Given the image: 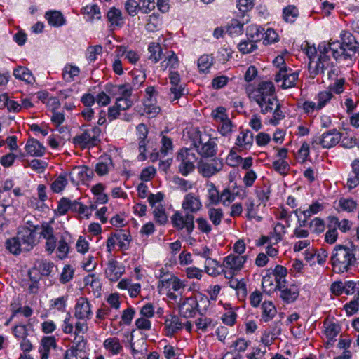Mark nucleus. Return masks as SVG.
Returning <instances> with one entry per match:
<instances>
[{
  "label": "nucleus",
  "mask_w": 359,
  "mask_h": 359,
  "mask_svg": "<svg viewBox=\"0 0 359 359\" xmlns=\"http://www.w3.org/2000/svg\"><path fill=\"white\" fill-rule=\"evenodd\" d=\"M359 260V247L336 245L330 258L332 270L335 273L347 272Z\"/></svg>",
  "instance_id": "f257e3e1"
},
{
  "label": "nucleus",
  "mask_w": 359,
  "mask_h": 359,
  "mask_svg": "<svg viewBox=\"0 0 359 359\" xmlns=\"http://www.w3.org/2000/svg\"><path fill=\"white\" fill-rule=\"evenodd\" d=\"M339 41L321 42L318 46V59L313 65V62L309 63V71L312 77L321 73L323 74L325 70L332 67V62L330 60V55L336 60L341 59L338 50Z\"/></svg>",
  "instance_id": "f03ea898"
},
{
  "label": "nucleus",
  "mask_w": 359,
  "mask_h": 359,
  "mask_svg": "<svg viewBox=\"0 0 359 359\" xmlns=\"http://www.w3.org/2000/svg\"><path fill=\"white\" fill-rule=\"evenodd\" d=\"M193 146L203 158L214 157L217 154V145L208 135H202L198 131L194 139Z\"/></svg>",
  "instance_id": "7ed1b4c3"
},
{
  "label": "nucleus",
  "mask_w": 359,
  "mask_h": 359,
  "mask_svg": "<svg viewBox=\"0 0 359 359\" xmlns=\"http://www.w3.org/2000/svg\"><path fill=\"white\" fill-rule=\"evenodd\" d=\"M101 129L97 126H91L83 130V132L72 139V142L80 148H90L97 146L100 142Z\"/></svg>",
  "instance_id": "20e7f679"
},
{
  "label": "nucleus",
  "mask_w": 359,
  "mask_h": 359,
  "mask_svg": "<svg viewBox=\"0 0 359 359\" xmlns=\"http://www.w3.org/2000/svg\"><path fill=\"white\" fill-rule=\"evenodd\" d=\"M340 37L341 43L339 42V53L344 60L351 59L359 50V43L349 32L342 31Z\"/></svg>",
  "instance_id": "39448f33"
},
{
  "label": "nucleus",
  "mask_w": 359,
  "mask_h": 359,
  "mask_svg": "<svg viewBox=\"0 0 359 359\" xmlns=\"http://www.w3.org/2000/svg\"><path fill=\"white\" fill-rule=\"evenodd\" d=\"M176 160L179 163L178 172L183 176H187L194 170L196 156L191 149H182L179 151Z\"/></svg>",
  "instance_id": "423d86ee"
},
{
  "label": "nucleus",
  "mask_w": 359,
  "mask_h": 359,
  "mask_svg": "<svg viewBox=\"0 0 359 359\" xmlns=\"http://www.w3.org/2000/svg\"><path fill=\"white\" fill-rule=\"evenodd\" d=\"M171 222L174 228L177 230H184L188 235H190L194 229V216L189 212L183 215L176 211L171 217Z\"/></svg>",
  "instance_id": "0eeeda50"
},
{
  "label": "nucleus",
  "mask_w": 359,
  "mask_h": 359,
  "mask_svg": "<svg viewBox=\"0 0 359 359\" xmlns=\"http://www.w3.org/2000/svg\"><path fill=\"white\" fill-rule=\"evenodd\" d=\"M39 229V226H33L30 227H21L18 233V239L20 240L24 251L31 250L37 243L36 231Z\"/></svg>",
  "instance_id": "6e6552de"
},
{
  "label": "nucleus",
  "mask_w": 359,
  "mask_h": 359,
  "mask_svg": "<svg viewBox=\"0 0 359 359\" xmlns=\"http://www.w3.org/2000/svg\"><path fill=\"white\" fill-rule=\"evenodd\" d=\"M298 77L299 72H292L290 69H287L286 67H284L279 69L274 79L276 83L282 82L280 86L282 88L287 89L296 86Z\"/></svg>",
  "instance_id": "1a4fd4ad"
},
{
  "label": "nucleus",
  "mask_w": 359,
  "mask_h": 359,
  "mask_svg": "<svg viewBox=\"0 0 359 359\" xmlns=\"http://www.w3.org/2000/svg\"><path fill=\"white\" fill-rule=\"evenodd\" d=\"M341 138V133L336 129L329 130L313 139V144H320L323 148L330 149L338 144Z\"/></svg>",
  "instance_id": "9d476101"
},
{
  "label": "nucleus",
  "mask_w": 359,
  "mask_h": 359,
  "mask_svg": "<svg viewBox=\"0 0 359 359\" xmlns=\"http://www.w3.org/2000/svg\"><path fill=\"white\" fill-rule=\"evenodd\" d=\"M222 166V162L217 158H214L210 162L201 160L198 163V170L203 177H210L219 172Z\"/></svg>",
  "instance_id": "9b49d317"
},
{
  "label": "nucleus",
  "mask_w": 359,
  "mask_h": 359,
  "mask_svg": "<svg viewBox=\"0 0 359 359\" xmlns=\"http://www.w3.org/2000/svg\"><path fill=\"white\" fill-rule=\"evenodd\" d=\"M72 183H85L90 180L93 176V171L86 165L76 166L69 174Z\"/></svg>",
  "instance_id": "f8f14e48"
},
{
  "label": "nucleus",
  "mask_w": 359,
  "mask_h": 359,
  "mask_svg": "<svg viewBox=\"0 0 359 359\" xmlns=\"http://www.w3.org/2000/svg\"><path fill=\"white\" fill-rule=\"evenodd\" d=\"M248 259L247 255L230 254L224 259L223 265L234 272L241 271Z\"/></svg>",
  "instance_id": "ddd939ff"
},
{
  "label": "nucleus",
  "mask_w": 359,
  "mask_h": 359,
  "mask_svg": "<svg viewBox=\"0 0 359 359\" xmlns=\"http://www.w3.org/2000/svg\"><path fill=\"white\" fill-rule=\"evenodd\" d=\"M182 208L185 212L193 215L201 209L202 203L198 196L193 193H189L184 198Z\"/></svg>",
  "instance_id": "4468645a"
},
{
  "label": "nucleus",
  "mask_w": 359,
  "mask_h": 359,
  "mask_svg": "<svg viewBox=\"0 0 359 359\" xmlns=\"http://www.w3.org/2000/svg\"><path fill=\"white\" fill-rule=\"evenodd\" d=\"M136 130L138 135L139 138V151L140 154L138 156V159L140 161H144L147 158V156L145 154L147 149L146 146L148 142L147 140V135H148V128L147 126L144 123H140L137 126Z\"/></svg>",
  "instance_id": "2eb2a0df"
},
{
  "label": "nucleus",
  "mask_w": 359,
  "mask_h": 359,
  "mask_svg": "<svg viewBox=\"0 0 359 359\" xmlns=\"http://www.w3.org/2000/svg\"><path fill=\"white\" fill-rule=\"evenodd\" d=\"M198 302L196 299L190 297L186 298L179 306L180 316L185 318L193 317L196 312Z\"/></svg>",
  "instance_id": "dca6fc26"
},
{
  "label": "nucleus",
  "mask_w": 359,
  "mask_h": 359,
  "mask_svg": "<svg viewBox=\"0 0 359 359\" xmlns=\"http://www.w3.org/2000/svg\"><path fill=\"white\" fill-rule=\"evenodd\" d=\"M92 315L90 305L86 298L81 297L75 306L74 316L80 320L89 319Z\"/></svg>",
  "instance_id": "f3484780"
},
{
  "label": "nucleus",
  "mask_w": 359,
  "mask_h": 359,
  "mask_svg": "<svg viewBox=\"0 0 359 359\" xmlns=\"http://www.w3.org/2000/svg\"><path fill=\"white\" fill-rule=\"evenodd\" d=\"M123 272L124 269L123 266L119 265L118 262L115 259H110L108 261L107 268L105 269V275L110 281H117L121 277Z\"/></svg>",
  "instance_id": "a211bd4d"
},
{
  "label": "nucleus",
  "mask_w": 359,
  "mask_h": 359,
  "mask_svg": "<svg viewBox=\"0 0 359 359\" xmlns=\"http://www.w3.org/2000/svg\"><path fill=\"white\" fill-rule=\"evenodd\" d=\"M54 267L55 265L52 262L43 259H38L34 262V266L32 271L29 272V276H32V273L34 271H37L41 276H48L53 271ZM30 278L32 281L37 282V279L34 280L32 276H30Z\"/></svg>",
  "instance_id": "6ab92c4d"
},
{
  "label": "nucleus",
  "mask_w": 359,
  "mask_h": 359,
  "mask_svg": "<svg viewBox=\"0 0 359 359\" xmlns=\"http://www.w3.org/2000/svg\"><path fill=\"white\" fill-rule=\"evenodd\" d=\"M253 99L259 106L261 112L264 114L271 112L273 109L275 103L278 102L276 96H254Z\"/></svg>",
  "instance_id": "aec40b11"
},
{
  "label": "nucleus",
  "mask_w": 359,
  "mask_h": 359,
  "mask_svg": "<svg viewBox=\"0 0 359 359\" xmlns=\"http://www.w3.org/2000/svg\"><path fill=\"white\" fill-rule=\"evenodd\" d=\"M25 149L27 154L32 156H42L46 151V148L36 139L29 138L26 145Z\"/></svg>",
  "instance_id": "412c9836"
},
{
  "label": "nucleus",
  "mask_w": 359,
  "mask_h": 359,
  "mask_svg": "<svg viewBox=\"0 0 359 359\" xmlns=\"http://www.w3.org/2000/svg\"><path fill=\"white\" fill-rule=\"evenodd\" d=\"M44 17L48 24L53 27H60L66 23L63 14L59 11H48L45 13Z\"/></svg>",
  "instance_id": "4be33fe9"
},
{
  "label": "nucleus",
  "mask_w": 359,
  "mask_h": 359,
  "mask_svg": "<svg viewBox=\"0 0 359 359\" xmlns=\"http://www.w3.org/2000/svg\"><path fill=\"white\" fill-rule=\"evenodd\" d=\"M254 141L253 133L249 130H241L236 140V145L242 149H250Z\"/></svg>",
  "instance_id": "5701e85b"
},
{
  "label": "nucleus",
  "mask_w": 359,
  "mask_h": 359,
  "mask_svg": "<svg viewBox=\"0 0 359 359\" xmlns=\"http://www.w3.org/2000/svg\"><path fill=\"white\" fill-rule=\"evenodd\" d=\"M41 348L39 349V352L41 353V359H48L50 350L57 347L55 337H43L41 340Z\"/></svg>",
  "instance_id": "b1692460"
},
{
  "label": "nucleus",
  "mask_w": 359,
  "mask_h": 359,
  "mask_svg": "<svg viewBox=\"0 0 359 359\" xmlns=\"http://www.w3.org/2000/svg\"><path fill=\"white\" fill-rule=\"evenodd\" d=\"M165 325L167 330V335L172 336L175 333L177 332L182 328V323L180 318L175 315H170L167 316Z\"/></svg>",
  "instance_id": "393cba45"
},
{
  "label": "nucleus",
  "mask_w": 359,
  "mask_h": 359,
  "mask_svg": "<svg viewBox=\"0 0 359 359\" xmlns=\"http://www.w3.org/2000/svg\"><path fill=\"white\" fill-rule=\"evenodd\" d=\"M352 171L347 180V187L349 190L355 188L359 184V158L351 163Z\"/></svg>",
  "instance_id": "a878e982"
},
{
  "label": "nucleus",
  "mask_w": 359,
  "mask_h": 359,
  "mask_svg": "<svg viewBox=\"0 0 359 359\" xmlns=\"http://www.w3.org/2000/svg\"><path fill=\"white\" fill-rule=\"evenodd\" d=\"M107 18L110 26L121 27L124 24L121 11L115 7L111 8L107 13Z\"/></svg>",
  "instance_id": "bb28decb"
},
{
  "label": "nucleus",
  "mask_w": 359,
  "mask_h": 359,
  "mask_svg": "<svg viewBox=\"0 0 359 359\" xmlns=\"http://www.w3.org/2000/svg\"><path fill=\"white\" fill-rule=\"evenodd\" d=\"M328 225L327 227H336L343 232L346 233L348 231L352 226V222L348 219H344L339 221V219L335 216H330L327 217Z\"/></svg>",
  "instance_id": "cd10ccee"
},
{
  "label": "nucleus",
  "mask_w": 359,
  "mask_h": 359,
  "mask_svg": "<svg viewBox=\"0 0 359 359\" xmlns=\"http://www.w3.org/2000/svg\"><path fill=\"white\" fill-rule=\"evenodd\" d=\"M269 97L275 95V87L271 81H262L258 84L254 96Z\"/></svg>",
  "instance_id": "c85d7f7f"
},
{
  "label": "nucleus",
  "mask_w": 359,
  "mask_h": 359,
  "mask_svg": "<svg viewBox=\"0 0 359 359\" xmlns=\"http://www.w3.org/2000/svg\"><path fill=\"white\" fill-rule=\"evenodd\" d=\"M114 236L116 239V243L121 250H126L129 248L130 243L131 241L129 231L120 229L114 233Z\"/></svg>",
  "instance_id": "c756f323"
},
{
  "label": "nucleus",
  "mask_w": 359,
  "mask_h": 359,
  "mask_svg": "<svg viewBox=\"0 0 359 359\" xmlns=\"http://www.w3.org/2000/svg\"><path fill=\"white\" fill-rule=\"evenodd\" d=\"M111 166V158L108 155L102 156L100 157L99 162L96 165L95 171L99 175H104L107 174Z\"/></svg>",
  "instance_id": "7c9ffc66"
},
{
  "label": "nucleus",
  "mask_w": 359,
  "mask_h": 359,
  "mask_svg": "<svg viewBox=\"0 0 359 359\" xmlns=\"http://www.w3.org/2000/svg\"><path fill=\"white\" fill-rule=\"evenodd\" d=\"M264 28L256 25H251L247 27L246 30L248 39L253 43L259 41L264 35Z\"/></svg>",
  "instance_id": "2f4dec72"
},
{
  "label": "nucleus",
  "mask_w": 359,
  "mask_h": 359,
  "mask_svg": "<svg viewBox=\"0 0 359 359\" xmlns=\"http://www.w3.org/2000/svg\"><path fill=\"white\" fill-rule=\"evenodd\" d=\"M5 247L9 252L14 255H18L21 252L24 251L20 240L18 239L17 235L7 239L5 242Z\"/></svg>",
  "instance_id": "473e14b6"
},
{
  "label": "nucleus",
  "mask_w": 359,
  "mask_h": 359,
  "mask_svg": "<svg viewBox=\"0 0 359 359\" xmlns=\"http://www.w3.org/2000/svg\"><path fill=\"white\" fill-rule=\"evenodd\" d=\"M112 88V91L118 95V98H131L132 97L133 86L129 83L113 86Z\"/></svg>",
  "instance_id": "72a5a7b5"
},
{
  "label": "nucleus",
  "mask_w": 359,
  "mask_h": 359,
  "mask_svg": "<svg viewBox=\"0 0 359 359\" xmlns=\"http://www.w3.org/2000/svg\"><path fill=\"white\" fill-rule=\"evenodd\" d=\"M299 296V289L294 285H290V287H285L282 290L280 297L286 303H290L295 301Z\"/></svg>",
  "instance_id": "f704fd0d"
},
{
  "label": "nucleus",
  "mask_w": 359,
  "mask_h": 359,
  "mask_svg": "<svg viewBox=\"0 0 359 359\" xmlns=\"http://www.w3.org/2000/svg\"><path fill=\"white\" fill-rule=\"evenodd\" d=\"M262 318L264 322L271 320L276 314V308L271 302H264L262 304Z\"/></svg>",
  "instance_id": "c9c22d12"
},
{
  "label": "nucleus",
  "mask_w": 359,
  "mask_h": 359,
  "mask_svg": "<svg viewBox=\"0 0 359 359\" xmlns=\"http://www.w3.org/2000/svg\"><path fill=\"white\" fill-rule=\"evenodd\" d=\"M79 73L80 69L78 67L67 64L62 71V78L67 82H72Z\"/></svg>",
  "instance_id": "e433bc0d"
},
{
  "label": "nucleus",
  "mask_w": 359,
  "mask_h": 359,
  "mask_svg": "<svg viewBox=\"0 0 359 359\" xmlns=\"http://www.w3.org/2000/svg\"><path fill=\"white\" fill-rule=\"evenodd\" d=\"M161 27V20L159 18V15L153 13L149 15L147 19L145 28L150 32H154L158 30Z\"/></svg>",
  "instance_id": "4c0bfd02"
},
{
  "label": "nucleus",
  "mask_w": 359,
  "mask_h": 359,
  "mask_svg": "<svg viewBox=\"0 0 359 359\" xmlns=\"http://www.w3.org/2000/svg\"><path fill=\"white\" fill-rule=\"evenodd\" d=\"M13 75L16 79L25 81L28 83H31L34 81L32 72L26 67H19L13 72Z\"/></svg>",
  "instance_id": "58836bf2"
},
{
  "label": "nucleus",
  "mask_w": 359,
  "mask_h": 359,
  "mask_svg": "<svg viewBox=\"0 0 359 359\" xmlns=\"http://www.w3.org/2000/svg\"><path fill=\"white\" fill-rule=\"evenodd\" d=\"M148 50L150 53L149 59L152 60L154 63H157L162 59L163 49L159 43H151L149 45Z\"/></svg>",
  "instance_id": "ea45409f"
},
{
  "label": "nucleus",
  "mask_w": 359,
  "mask_h": 359,
  "mask_svg": "<svg viewBox=\"0 0 359 359\" xmlns=\"http://www.w3.org/2000/svg\"><path fill=\"white\" fill-rule=\"evenodd\" d=\"M161 111V108L154 100H145L144 101V114L149 118L156 117Z\"/></svg>",
  "instance_id": "a19ab883"
},
{
  "label": "nucleus",
  "mask_w": 359,
  "mask_h": 359,
  "mask_svg": "<svg viewBox=\"0 0 359 359\" xmlns=\"http://www.w3.org/2000/svg\"><path fill=\"white\" fill-rule=\"evenodd\" d=\"M82 13L90 20H100L102 17L100 9L96 4L86 5L82 8Z\"/></svg>",
  "instance_id": "79ce46f5"
},
{
  "label": "nucleus",
  "mask_w": 359,
  "mask_h": 359,
  "mask_svg": "<svg viewBox=\"0 0 359 359\" xmlns=\"http://www.w3.org/2000/svg\"><path fill=\"white\" fill-rule=\"evenodd\" d=\"M104 346L113 354H118L122 349L119 339L116 337L107 339L104 341Z\"/></svg>",
  "instance_id": "37998d69"
},
{
  "label": "nucleus",
  "mask_w": 359,
  "mask_h": 359,
  "mask_svg": "<svg viewBox=\"0 0 359 359\" xmlns=\"http://www.w3.org/2000/svg\"><path fill=\"white\" fill-rule=\"evenodd\" d=\"M208 215L213 225L218 226L221 224L224 212L221 208H210L208 209Z\"/></svg>",
  "instance_id": "c03bdc74"
},
{
  "label": "nucleus",
  "mask_w": 359,
  "mask_h": 359,
  "mask_svg": "<svg viewBox=\"0 0 359 359\" xmlns=\"http://www.w3.org/2000/svg\"><path fill=\"white\" fill-rule=\"evenodd\" d=\"M208 198L209 202L212 205H218L219 203L220 192L213 183L208 184Z\"/></svg>",
  "instance_id": "a18cd8bd"
},
{
  "label": "nucleus",
  "mask_w": 359,
  "mask_h": 359,
  "mask_svg": "<svg viewBox=\"0 0 359 359\" xmlns=\"http://www.w3.org/2000/svg\"><path fill=\"white\" fill-rule=\"evenodd\" d=\"M298 15V10L294 6H288L283 9V17L285 21L287 22H294Z\"/></svg>",
  "instance_id": "49530a36"
},
{
  "label": "nucleus",
  "mask_w": 359,
  "mask_h": 359,
  "mask_svg": "<svg viewBox=\"0 0 359 359\" xmlns=\"http://www.w3.org/2000/svg\"><path fill=\"white\" fill-rule=\"evenodd\" d=\"M213 64V58L208 55L201 56L198 60V67L200 72L205 73Z\"/></svg>",
  "instance_id": "de8ad7c7"
},
{
  "label": "nucleus",
  "mask_w": 359,
  "mask_h": 359,
  "mask_svg": "<svg viewBox=\"0 0 359 359\" xmlns=\"http://www.w3.org/2000/svg\"><path fill=\"white\" fill-rule=\"evenodd\" d=\"M219 266V262L213 259H210L205 261V271L210 276H217L220 273L218 269Z\"/></svg>",
  "instance_id": "09e8293b"
},
{
  "label": "nucleus",
  "mask_w": 359,
  "mask_h": 359,
  "mask_svg": "<svg viewBox=\"0 0 359 359\" xmlns=\"http://www.w3.org/2000/svg\"><path fill=\"white\" fill-rule=\"evenodd\" d=\"M339 205L342 210L348 212H353L357 208V202L352 198H341Z\"/></svg>",
  "instance_id": "8fccbe9b"
},
{
  "label": "nucleus",
  "mask_w": 359,
  "mask_h": 359,
  "mask_svg": "<svg viewBox=\"0 0 359 359\" xmlns=\"http://www.w3.org/2000/svg\"><path fill=\"white\" fill-rule=\"evenodd\" d=\"M153 214L157 223L164 224L168 222V217L165 213V208L162 205L156 206L153 211Z\"/></svg>",
  "instance_id": "3c124183"
},
{
  "label": "nucleus",
  "mask_w": 359,
  "mask_h": 359,
  "mask_svg": "<svg viewBox=\"0 0 359 359\" xmlns=\"http://www.w3.org/2000/svg\"><path fill=\"white\" fill-rule=\"evenodd\" d=\"M332 93L330 91L320 92L316 97V100L318 101L316 110H320L324 107L332 99Z\"/></svg>",
  "instance_id": "603ef678"
},
{
  "label": "nucleus",
  "mask_w": 359,
  "mask_h": 359,
  "mask_svg": "<svg viewBox=\"0 0 359 359\" xmlns=\"http://www.w3.org/2000/svg\"><path fill=\"white\" fill-rule=\"evenodd\" d=\"M325 325H326L325 330L326 337L330 340L334 339L339 333L341 327L334 323H325Z\"/></svg>",
  "instance_id": "864d4df0"
},
{
  "label": "nucleus",
  "mask_w": 359,
  "mask_h": 359,
  "mask_svg": "<svg viewBox=\"0 0 359 359\" xmlns=\"http://www.w3.org/2000/svg\"><path fill=\"white\" fill-rule=\"evenodd\" d=\"M273 169L283 176L287 175L290 170L289 164L284 160H278L273 162Z\"/></svg>",
  "instance_id": "5fc2aeb1"
},
{
  "label": "nucleus",
  "mask_w": 359,
  "mask_h": 359,
  "mask_svg": "<svg viewBox=\"0 0 359 359\" xmlns=\"http://www.w3.org/2000/svg\"><path fill=\"white\" fill-rule=\"evenodd\" d=\"M67 184V180L65 175H60L52 184L51 189L55 192L59 193L62 191L66 185Z\"/></svg>",
  "instance_id": "6e6d98bb"
},
{
  "label": "nucleus",
  "mask_w": 359,
  "mask_h": 359,
  "mask_svg": "<svg viewBox=\"0 0 359 359\" xmlns=\"http://www.w3.org/2000/svg\"><path fill=\"white\" fill-rule=\"evenodd\" d=\"M38 231H39L40 236L46 240L55 237L54 235L53 228L47 222H44L39 226V229Z\"/></svg>",
  "instance_id": "4d7b16f0"
},
{
  "label": "nucleus",
  "mask_w": 359,
  "mask_h": 359,
  "mask_svg": "<svg viewBox=\"0 0 359 359\" xmlns=\"http://www.w3.org/2000/svg\"><path fill=\"white\" fill-rule=\"evenodd\" d=\"M72 212H78L79 214H84L87 218L90 215V212H88V208L86 205H83L80 202L76 200L71 201V210Z\"/></svg>",
  "instance_id": "13d9d810"
},
{
  "label": "nucleus",
  "mask_w": 359,
  "mask_h": 359,
  "mask_svg": "<svg viewBox=\"0 0 359 359\" xmlns=\"http://www.w3.org/2000/svg\"><path fill=\"white\" fill-rule=\"evenodd\" d=\"M309 227L316 233H320L325 230V222L323 219L316 217L309 222Z\"/></svg>",
  "instance_id": "bf43d9fd"
},
{
  "label": "nucleus",
  "mask_w": 359,
  "mask_h": 359,
  "mask_svg": "<svg viewBox=\"0 0 359 359\" xmlns=\"http://www.w3.org/2000/svg\"><path fill=\"white\" fill-rule=\"evenodd\" d=\"M233 125L229 118L220 122L218 127L219 133L223 136H229L233 131Z\"/></svg>",
  "instance_id": "052dcab7"
},
{
  "label": "nucleus",
  "mask_w": 359,
  "mask_h": 359,
  "mask_svg": "<svg viewBox=\"0 0 359 359\" xmlns=\"http://www.w3.org/2000/svg\"><path fill=\"white\" fill-rule=\"evenodd\" d=\"M140 3L136 0H127L125 3V9L130 16L134 17L137 14V10H140Z\"/></svg>",
  "instance_id": "680f3d73"
},
{
  "label": "nucleus",
  "mask_w": 359,
  "mask_h": 359,
  "mask_svg": "<svg viewBox=\"0 0 359 359\" xmlns=\"http://www.w3.org/2000/svg\"><path fill=\"white\" fill-rule=\"evenodd\" d=\"M238 48L240 52L243 54H248L253 52L255 49H257V46L255 43L248 40L241 41L238 45Z\"/></svg>",
  "instance_id": "e2e57ef3"
},
{
  "label": "nucleus",
  "mask_w": 359,
  "mask_h": 359,
  "mask_svg": "<svg viewBox=\"0 0 359 359\" xmlns=\"http://www.w3.org/2000/svg\"><path fill=\"white\" fill-rule=\"evenodd\" d=\"M250 345V341L243 338H239L233 342L231 348H233L234 351L244 352Z\"/></svg>",
  "instance_id": "0e129e2a"
},
{
  "label": "nucleus",
  "mask_w": 359,
  "mask_h": 359,
  "mask_svg": "<svg viewBox=\"0 0 359 359\" xmlns=\"http://www.w3.org/2000/svg\"><path fill=\"white\" fill-rule=\"evenodd\" d=\"M234 198L233 194L231 193L229 188H226L220 192L219 203H221L224 205H228L230 203L233 201Z\"/></svg>",
  "instance_id": "69168bd1"
},
{
  "label": "nucleus",
  "mask_w": 359,
  "mask_h": 359,
  "mask_svg": "<svg viewBox=\"0 0 359 359\" xmlns=\"http://www.w3.org/2000/svg\"><path fill=\"white\" fill-rule=\"evenodd\" d=\"M212 116L217 122H222L226 121L229 118L228 115L226 113V109L223 107H218L212 111Z\"/></svg>",
  "instance_id": "338daca9"
},
{
  "label": "nucleus",
  "mask_w": 359,
  "mask_h": 359,
  "mask_svg": "<svg viewBox=\"0 0 359 359\" xmlns=\"http://www.w3.org/2000/svg\"><path fill=\"white\" fill-rule=\"evenodd\" d=\"M13 333L14 336L18 339H23L27 338L28 335V330L25 325H17L13 328Z\"/></svg>",
  "instance_id": "774afa93"
}]
</instances>
